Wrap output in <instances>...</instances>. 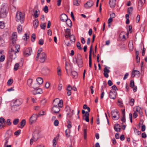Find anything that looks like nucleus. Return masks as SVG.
Wrapping results in <instances>:
<instances>
[{
    "instance_id": "1",
    "label": "nucleus",
    "mask_w": 147,
    "mask_h": 147,
    "mask_svg": "<svg viewBox=\"0 0 147 147\" xmlns=\"http://www.w3.org/2000/svg\"><path fill=\"white\" fill-rule=\"evenodd\" d=\"M9 11V7L7 3H3L1 6L0 15L1 18H4L7 16Z\"/></svg>"
},
{
    "instance_id": "2",
    "label": "nucleus",
    "mask_w": 147,
    "mask_h": 147,
    "mask_svg": "<svg viewBox=\"0 0 147 147\" xmlns=\"http://www.w3.org/2000/svg\"><path fill=\"white\" fill-rule=\"evenodd\" d=\"M16 21L17 22L20 21L21 23H23L24 20V15L22 12L17 13L16 17Z\"/></svg>"
},
{
    "instance_id": "3",
    "label": "nucleus",
    "mask_w": 147,
    "mask_h": 147,
    "mask_svg": "<svg viewBox=\"0 0 147 147\" xmlns=\"http://www.w3.org/2000/svg\"><path fill=\"white\" fill-rule=\"evenodd\" d=\"M63 101L62 100H59L58 98H56L53 101V106H58L60 108L63 106Z\"/></svg>"
},
{
    "instance_id": "4",
    "label": "nucleus",
    "mask_w": 147,
    "mask_h": 147,
    "mask_svg": "<svg viewBox=\"0 0 147 147\" xmlns=\"http://www.w3.org/2000/svg\"><path fill=\"white\" fill-rule=\"evenodd\" d=\"M32 52V50L31 48H27L23 52L24 56L25 57H28L31 55Z\"/></svg>"
},
{
    "instance_id": "5",
    "label": "nucleus",
    "mask_w": 147,
    "mask_h": 147,
    "mask_svg": "<svg viewBox=\"0 0 147 147\" xmlns=\"http://www.w3.org/2000/svg\"><path fill=\"white\" fill-rule=\"evenodd\" d=\"M34 89V90L32 91V93L34 95H36L38 94H41L42 93V90L41 88H37L33 87Z\"/></svg>"
},
{
    "instance_id": "6",
    "label": "nucleus",
    "mask_w": 147,
    "mask_h": 147,
    "mask_svg": "<svg viewBox=\"0 0 147 147\" xmlns=\"http://www.w3.org/2000/svg\"><path fill=\"white\" fill-rule=\"evenodd\" d=\"M92 44L91 45L90 48V50L89 51V66L90 68L91 69L92 68Z\"/></svg>"
},
{
    "instance_id": "7",
    "label": "nucleus",
    "mask_w": 147,
    "mask_h": 147,
    "mask_svg": "<svg viewBox=\"0 0 147 147\" xmlns=\"http://www.w3.org/2000/svg\"><path fill=\"white\" fill-rule=\"evenodd\" d=\"M40 56V62L41 63L44 62L47 58V55L45 53L42 52L41 53Z\"/></svg>"
},
{
    "instance_id": "8",
    "label": "nucleus",
    "mask_w": 147,
    "mask_h": 147,
    "mask_svg": "<svg viewBox=\"0 0 147 147\" xmlns=\"http://www.w3.org/2000/svg\"><path fill=\"white\" fill-rule=\"evenodd\" d=\"M37 115L36 114H33L30 117L29 121L30 123L31 124L33 122H35L37 119Z\"/></svg>"
},
{
    "instance_id": "9",
    "label": "nucleus",
    "mask_w": 147,
    "mask_h": 147,
    "mask_svg": "<svg viewBox=\"0 0 147 147\" xmlns=\"http://www.w3.org/2000/svg\"><path fill=\"white\" fill-rule=\"evenodd\" d=\"M117 91H112L111 90L109 92V96L111 98L113 99H115L116 97Z\"/></svg>"
},
{
    "instance_id": "10",
    "label": "nucleus",
    "mask_w": 147,
    "mask_h": 147,
    "mask_svg": "<svg viewBox=\"0 0 147 147\" xmlns=\"http://www.w3.org/2000/svg\"><path fill=\"white\" fill-rule=\"evenodd\" d=\"M22 100L16 99L14 101H13L11 103L12 104H13L17 106H20L22 104Z\"/></svg>"
},
{
    "instance_id": "11",
    "label": "nucleus",
    "mask_w": 147,
    "mask_h": 147,
    "mask_svg": "<svg viewBox=\"0 0 147 147\" xmlns=\"http://www.w3.org/2000/svg\"><path fill=\"white\" fill-rule=\"evenodd\" d=\"M60 18L61 21L65 22L68 18V17L66 14L63 13L61 15Z\"/></svg>"
},
{
    "instance_id": "12",
    "label": "nucleus",
    "mask_w": 147,
    "mask_h": 147,
    "mask_svg": "<svg viewBox=\"0 0 147 147\" xmlns=\"http://www.w3.org/2000/svg\"><path fill=\"white\" fill-rule=\"evenodd\" d=\"M93 2L92 1H88L84 4L85 7L88 9L92 7L93 5Z\"/></svg>"
},
{
    "instance_id": "13",
    "label": "nucleus",
    "mask_w": 147,
    "mask_h": 147,
    "mask_svg": "<svg viewBox=\"0 0 147 147\" xmlns=\"http://www.w3.org/2000/svg\"><path fill=\"white\" fill-rule=\"evenodd\" d=\"M58 106H53L52 108V110L54 113H58L60 111V109Z\"/></svg>"
},
{
    "instance_id": "14",
    "label": "nucleus",
    "mask_w": 147,
    "mask_h": 147,
    "mask_svg": "<svg viewBox=\"0 0 147 147\" xmlns=\"http://www.w3.org/2000/svg\"><path fill=\"white\" fill-rule=\"evenodd\" d=\"M65 37L66 38L69 37L70 38V40L71 42L73 41L71 40V37H72L73 39L74 40L73 42H74L75 41L76 38L75 36L73 34L71 35L70 33H68L67 34H65Z\"/></svg>"
},
{
    "instance_id": "15",
    "label": "nucleus",
    "mask_w": 147,
    "mask_h": 147,
    "mask_svg": "<svg viewBox=\"0 0 147 147\" xmlns=\"http://www.w3.org/2000/svg\"><path fill=\"white\" fill-rule=\"evenodd\" d=\"M11 105V110L13 112H15L16 111H17L20 109V107L18 106L15 105L14 104H12Z\"/></svg>"
},
{
    "instance_id": "16",
    "label": "nucleus",
    "mask_w": 147,
    "mask_h": 147,
    "mask_svg": "<svg viewBox=\"0 0 147 147\" xmlns=\"http://www.w3.org/2000/svg\"><path fill=\"white\" fill-rule=\"evenodd\" d=\"M116 0H109V4L111 8L115 7L116 5Z\"/></svg>"
},
{
    "instance_id": "17",
    "label": "nucleus",
    "mask_w": 147,
    "mask_h": 147,
    "mask_svg": "<svg viewBox=\"0 0 147 147\" xmlns=\"http://www.w3.org/2000/svg\"><path fill=\"white\" fill-rule=\"evenodd\" d=\"M38 20L37 19H36L33 21V24L34 28H36L38 26Z\"/></svg>"
},
{
    "instance_id": "18",
    "label": "nucleus",
    "mask_w": 147,
    "mask_h": 147,
    "mask_svg": "<svg viewBox=\"0 0 147 147\" xmlns=\"http://www.w3.org/2000/svg\"><path fill=\"white\" fill-rule=\"evenodd\" d=\"M72 77L74 78H76L78 77L77 72L75 71H71Z\"/></svg>"
},
{
    "instance_id": "19",
    "label": "nucleus",
    "mask_w": 147,
    "mask_h": 147,
    "mask_svg": "<svg viewBox=\"0 0 147 147\" xmlns=\"http://www.w3.org/2000/svg\"><path fill=\"white\" fill-rule=\"evenodd\" d=\"M12 133L11 131H10L6 133L5 136V139L9 140L11 136Z\"/></svg>"
},
{
    "instance_id": "20",
    "label": "nucleus",
    "mask_w": 147,
    "mask_h": 147,
    "mask_svg": "<svg viewBox=\"0 0 147 147\" xmlns=\"http://www.w3.org/2000/svg\"><path fill=\"white\" fill-rule=\"evenodd\" d=\"M36 80L37 82V84L39 85L41 84L43 82V79L41 77L37 78Z\"/></svg>"
},
{
    "instance_id": "21",
    "label": "nucleus",
    "mask_w": 147,
    "mask_h": 147,
    "mask_svg": "<svg viewBox=\"0 0 147 147\" xmlns=\"http://www.w3.org/2000/svg\"><path fill=\"white\" fill-rule=\"evenodd\" d=\"M9 58L12 59H15L16 57V54L14 55L13 53H9Z\"/></svg>"
},
{
    "instance_id": "22",
    "label": "nucleus",
    "mask_w": 147,
    "mask_h": 147,
    "mask_svg": "<svg viewBox=\"0 0 147 147\" xmlns=\"http://www.w3.org/2000/svg\"><path fill=\"white\" fill-rule=\"evenodd\" d=\"M67 25L71 27L72 26V22L71 20L70 19L67 18L65 21Z\"/></svg>"
},
{
    "instance_id": "23",
    "label": "nucleus",
    "mask_w": 147,
    "mask_h": 147,
    "mask_svg": "<svg viewBox=\"0 0 147 147\" xmlns=\"http://www.w3.org/2000/svg\"><path fill=\"white\" fill-rule=\"evenodd\" d=\"M81 3V0H74V5L76 6H79Z\"/></svg>"
},
{
    "instance_id": "24",
    "label": "nucleus",
    "mask_w": 147,
    "mask_h": 147,
    "mask_svg": "<svg viewBox=\"0 0 147 147\" xmlns=\"http://www.w3.org/2000/svg\"><path fill=\"white\" fill-rule=\"evenodd\" d=\"M26 121L25 119H24L22 120L20 122V125L21 126V127H19L21 128H22L24 127L26 124Z\"/></svg>"
},
{
    "instance_id": "25",
    "label": "nucleus",
    "mask_w": 147,
    "mask_h": 147,
    "mask_svg": "<svg viewBox=\"0 0 147 147\" xmlns=\"http://www.w3.org/2000/svg\"><path fill=\"white\" fill-rule=\"evenodd\" d=\"M138 9L140 10L142 7V0H139L138 1Z\"/></svg>"
},
{
    "instance_id": "26",
    "label": "nucleus",
    "mask_w": 147,
    "mask_h": 147,
    "mask_svg": "<svg viewBox=\"0 0 147 147\" xmlns=\"http://www.w3.org/2000/svg\"><path fill=\"white\" fill-rule=\"evenodd\" d=\"M46 23H42L40 25V28L42 29L45 30L46 26Z\"/></svg>"
},
{
    "instance_id": "27",
    "label": "nucleus",
    "mask_w": 147,
    "mask_h": 147,
    "mask_svg": "<svg viewBox=\"0 0 147 147\" xmlns=\"http://www.w3.org/2000/svg\"><path fill=\"white\" fill-rule=\"evenodd\" d=\"M65 132L66 136L67 138L69 137L70 136L69 133H70V130L69 129H67L65 131Z\"/></svg>"
},
{
    "instance_id": "28",
    "label": "nucleus",
    "mask_w": 147,
    "mask_h": 147,
    "mask_svg": "<svg viewBox=\"0 0 147 147\" xmlns=\"http://www.w3.org/2000/svg\"><path fill=\"white\" fill-rule=\"evenodd\" d=\"M6 123H7V125L8 126L10 125L11 124L10 119H7L6 121H5V124Z\"/></svg>"
},
{
    "instance_id": "29",
    "label": "nucleus",
    "mask_w": 147,
    "mask_h": 147,
    "mask_svg": "<svg viewBox=\"0 0 147 147\" xmlns=\"http://www.w3.org/2000/svg\"><path fill=\"white\" fill-rule=\"evenodd\" d=\"M19 66V64L18 63H17L15 64L14 67V70L15 71H17L18 69Z\"/></svg>"
},
{
    "instance_id": "30",
    "label": "nucleus",
    "mask_w": 147,
    "mask_h": 147,
    "mask_svg": "<svg viewBox=\"0 0 147 147\" xmlns=\"http://www.w3.org/2000/svg\"><path fill=\"white\" fill-rule=\"evenodd\" d=\"M76 46L80 50H82V48L81 47V44L79 42H77Z\"/></svg>"
},
{
    "instance_id": "31",
    "label": "nucleus",
    "mask_w": 147,
    "mask_h": 147,
    "mask_svg": "<svg viewBox=\"0 0 147 147\" xmlns=\"http://www.w3.org/2000/svg\"><path fill=\"white\" fill-rule=\"evenodd\" d=\"M77 63L79 67H82V65L83 64L82 60L78 61Z\"/></svg>"
},
{
    "instance_id": "32",
    "label": "nucleus",
    "mask_w": 147,
    "mask_h": 147,
    "mask_svg": "<svg viewBox=\"0 0 147 147\" xmlns=\"http://www.w3.org/2000/svg\"><path fill=\"white\" fill-rule=\"evenodd\" d=\"M129 86L131 88H133L134 86H135L133 80H131L130 81Z\"/></svg>"
},
{
    "instance_id": "33",
    "label": "nucleus",
    "mask_w": 147,
    "mask_h": 147,
    "mask_svg": "<svg viewBox=\"0 0 147 147\" xmlns=\"http://www.w3.org/2000/svg\"><path fill=\"white\" fill-rule=\"evenodd\" d=\"M19 119H15L13 121V124L14 125H17L19 122Z\"/></svg>"
},
{
    "instance_id": "34",
    "label": "nucleus",
    "mask_w": 147,
    "mask_h": 147,
    "mask_svg": "<svg viewBox=\"0 0 147 147\" xmlns=\"http://www.w3.org/2000/svg\"><path fill=\"white\" fill-rule=\"evenodd\" d=\"M43 11L46 13H47L48 11V6L46 5L43 9Z\"/></svg>"
},
{
    "instance_id": "35",
    "label": "nucleus",
    "mask_w": 147,
    "mask_h": 147,
    "mask_svg": "<svg viewBox=\"0 0 147 147\" xmlns=\"http://www.w3.org/2000/svg\"><path fill=\"white\" fill-rule=\"evenodd\" d=\"M31 38H33V39H31V41L33 42H34L36 38L35 34H32Z\"/></svg>"
},
{
    "instance_id": "36",
    "label": "nucleus",
    "mask_w": 147,
    "mask_h": 147,
    "mask_svg": "<svg viewBox=\"0 0 147 147\" xmlns=\"http://www.w3.org/2000/svg\"><path fill=\"white\" fill-rule=\"evenodd\" d=\"M18 32L19 33H21L22 31V26L21 25L19 26L17 28Z\"/></svg>"
},
{
    "instance_id": "37",
    "label": "nucleus",
    "mask_w": 147,
    "mask_h": 147,
    "mask_svg": "<svg viewBox=\"0 0 147 147\" xmlns=\"http://www.w3.org/2000/svg\"><path fill=\"white\" fill-rule=\"evenodd\" d=\"M32 82V79H29L27 81V84L29 86H31V83Z\"/></svg>"
},
{
    "instance_id": "38",
    "label": "nucleus",
    "mask_w": 147,
    "mask_h": 147,
    "mask_svg": "<svg viewBox=\"0 0 147 147\" xmlns=\"http://www.w3.org/2000/svg\"><path fill=\"white\" fill-rule=\"evenodd\" d=\"M12 59H11L10 58H9L7 59V65H10L11 64V63L12 60Z\"/></svg>"
},
{
    "instance_id": "39",
    "label": "nucleus",
    "mask_w": 147,
    "mask_h": 147,
    "mask_svg": "<svg viewBox=\"0 0 147 147\" xmlns=\"http://www.w3.org/2000/svg\"><path fill=\"white\" fill-rule=\"evenodd\" d=\"M133 9L132 7H130L128 8L127 10L128 14H129L131 13V12H132V11Z\"/></svg>"
},
{
    "instance_id": "40",
    "label": "nucleus",
    "mask_w": 147,
    "mask_h": 147,
    "mask_svg": "<svg viewBox=\"0 0 147 147\" xmlns=\"http://www.w3.org/2000/svg\"><path fill=\"white\" fill-rule=\"evenodd\" d=\"M13 82V80L11 79H9L7 82V84L8 86L11 85Z\"/></svg>"
},
{
    "instance_id": "41",
    "label": "nucleus",
    "mask_w": 147,
    "mask_h": 147,
    "mask_svg": "<svg viewBox=\"0 0 147 147\" xmlns=\"http://www.w3.org/2000/svg\"><path fill=\"white\" fill-rule=\"evenodd\" d=\"M19 51L18 49H17V51L16 52L13 49H11V51H9V53H13L14 55H16V53Z\"/></svg>"
},
{
    "instance_id": "42",
    "label": "nucleus",
    "mask_w": 147,
    "mask_h": 147,
    "mask_svg": "<svg viewBox=\"0 0 147 147\" xmlns=\"http://www.w3.org/2000/svg\"><path fill=\"white\" fill-rule=\"evenodd\" d=\"M77 58L78 61L81 60H82V56L81 55V54H80L79 53H78L77 54Z\"/></svg>"
},
{
    "instance_id": "43",
    "label": "nucleus",
    "mask_w": 147,
    "mask_h": 147,
    "mask_svg": "<svg viewBox=\"0 0 147 147\" xmlns=\"http://www.w3.org/2000/svg\"><path fill=\"white\" fill-rule=\"evenodd\" d=\"M133 71L135 72L134 74H135V75H137L138 76H140V72L139 71L137 70H133Z\"/></svg>"
},
{
    "instance_id": "44",
    "label": "nucleus",
    "mask_w": 147,
    "mask_h": 147,
    "mask_svg": "<svg viewBox=\"0 0 147 147\" xmlns=\"http://www.w3.org/2000/svg\"><path fill=\"white\" fill-rule=\"evenodd\" d=\"M5 57L4 55H1L0 57V61L3 62L4 61Z\"/></svg>"
},
{
    "instance_id": "45",
    "label": "nucleus",
    "mask_w": 147,
    "mask_h": 147,
    "mask_svg": "<svg viewBox=\"0 0 147 147\" xmlns=\"http://www.w3.org/2000/svg\"><path fill=\"white\" fill-rule=\"evenodd\" d=\"M103 71L104 72L109 73L110 72V71L107 68V67L106 66L105 68H104Z\"/></svg>"
},
{
    "instance_id": "46",
    "label": "nucleus",
    "mask_w": 147,
    "mask_h": 147,
    "mask_svg": "<svg viewBox=\"0 0 147 147\" xmlns=\"http://www.w3.org/2000/svg\"><path fill=\"white\" fill-rule=\"evenodd\" d=\"M16 33H13L12 34V39H15L17 38Z\"/></svg>"
},
{
    "instance_id": "47",
    "label": "nucleus",
    "mask_w": 147,
    "mask_h": 147,
    "mask_svg": "<svg viewBox=\"0 0 147 147\" xmlns=\"http://www.w3.org/2000/svg\"><path fill=\"white\" fill-rule=\"evenodd\" d=\"M5 27V24L3 22H0V28L1 29H3Z\"/></svg>"
},
{
    "instance_id": "48",
    "label": "nucleus",
    "mask_w": 147,
    "mask_h": 147,
    "mask_svg": "<svg viewBox=\"0 0 147 147\" xmlns=\"http://www.w3.org/2000/svg\"><path fill=\"white\" fill-rule=\"evenodd\" d=\"M121 121L122 122V124L125 123V116H123V117L121 119Z\"/></svg>"
},
{
    "instance_id": "49",
    "label": "nucleus",
    "mask_w": 147,
    "mask_h": 147,
    "mask_svg": "<svg viewBox=\"0 0 147 147\" xmlns=\"http://www.w3.org/2000/svg\"><path fill=\"white\" fill-rule=\"evenodd\" d=\"M134 102V100L133 98H131L130 101V104L131 106H132Z\"/></svg>"
},
{
    "instance_id": "50",
    "label": "nucleus",
    "mask_w": 147,
    "mask_h": 147,
    "mask_svg": "<svg viewBox=\"0 0 147 147\" xmlns=\"http://www.w3.org/2000/svg\"><path fill=\"white\" fill-rule=\"evenodd\" d=\"M8 140L7 139H5L3 141V142H4V146L6 147V145L8 144Z\"/></svg>"
},
{
    "instance_id": "51",
    "label": "nucleus",
    "mask_w": 147,
    "mask_h": 147,
    "mask_svg": "<svg viewBox=\"0 0 147 147\" xmlns=\"http://www.w3.org/2000/svg\"><path fill=\"white\" fill-rule=\"evenodd\" d=\"M38 12V11L37 10H36L35 11V12L34 14V16L35 18H38V17L39 15V13L38 14H37Z\"/></svg>"
},
{
    "instance_id": "52",
    "label": "nucleus",
    "mask_w": 147,
    "mask_h": 147,
    "mask_svg": "<svg viewBox=\"0 0 147 147\" xmlns=\"http://www.w3.org/2000/svg\"><path fill=\"white\" fill-rule=\"evenodd\" d=\"M21 130H18L14 132V135L16 136L19 135L21 133Z\"/></svg>"
},
{
    "instance_id": "53",
    "label": "nucleus",
    "mask_w": 147,
    "mask_h": 147,
    "mask_svg": "<svg viewBox=\"0 0 147 147\" xmlns=\"http://www.w3.org/2000/svg\"><path fill=\"white\" fill-rule=\"evenodd\" d=\"M4 43V41L3 39L0 36V46L2 45Z\"/></svg>"
},
{
    "instance_id": "54",
    "label": "nucleus",
    "mask_w": 147,
    "mask_h": 147,
    "mask_svg": "<svg viewBox=\"0 0 147 147\" xmlns=\"http://www.w3.org/2000/svg\"><path fill=\"white\" fill-rule=\"evenodd\" d=\"M0 123L1 124H3V123H5V119L2 117L0 118Z\"/></svg>"
},
{
    "instance_id": "55",
    "label": "nucleus",
    "mask_w": 147,
    "mask_h": 147,
    "mask_svg": "<svg viewBox=\"0 0 147 147\" xmlns=\"http://www.w3.org/2000/svg\"><path fill=\"white\" fill-rule=\"evenodd\" d=\"M59 122L56 119L55 120L54 122V124L55 126H57L58 125Z\"/></svg>"
},
{
    "instance_id": "56",
    "label": "nucleus",
    "mask_w": 147,
    "mask_h": 147,
    "mask_svg": "<svg viewBox=\"0 0 147 147\" xmlns=\"http://www.w3.org/2000/svg\"><path fill=\"white\" fill-rule=\"evenodd\" d=\"M34 134V133L32 134L33 138H31L30 140V144H32L33 143V142L34 141L33 139H35Z\"/></svg>"
},
{
    "instance_id": "57",
    "label": "nucleus",
    "mask_w": 147,
    "mask_h": 147,
    "mask_svg": "<svg viewBox=\"0 0 147 147\" xmlns=\"http://www.w3.org/2000/svg\"><path fill=\"white\" fill-rule=\"evenodd\" d=\"M112 89L113 90H114V91H116L117 90H118V89L117 88L116 86L115 85H113L111 87Z\"/></svg>"
},
{
    "instance_id": "58",
    "label": "nucleus",
    "mask_w": 147,
    "mask_h": 147,
    "mask_svg": "<svg viewBox=\"0 0 147 147\" xmlns=\"http://www.w3.org/2000/svg\"><path fill=\"white\" fill-rule=\"evenodd\" d=\"M44 41L42 39H40L38 42V44L40 45H42L43 44Z\"/></svg>"
},
{
    "instance_id": "59",
    "label": "nucleus",
    "mask_w": 147,
    "mask_h": 147,
    "mask_svg": "<svg viewBox=\"0 0 147 147\" xmlns=\"http://www.w3.org/2000/svg\"><path fill=\"white\" fill-rule=\"evenodd\" d=\"M24 37H25V38H24V39L25 40H27V39L29 38V36L27 35V34L26 33L25 34V36H24Z\"/></svg>"
},
{
    "instance_id": "60",
    "label": "nucleus",
    "mask_w": 147,
    "mask_h": 147,
    "mask_svg": "<svg viewBox=\"0 0 147 147\" xmlns=\"http://www.w3.org/2000/svg\"><path fill=\"white\" fill-rule=\"evenodd\" d=\"M72 89V87L70 85H69L66 89V90L67 91H71V90Z\"/></svg>"
},
{
    "instance_id": "61",
    "label": "nucleus",
    "mask_w": 147,
    "mask_h": 147,
    "mask_svg": "<svg viewBox=\"0 0 147 147\" xmlns=\"http://www.w3.org/2000/svg\"><path fill=\"white\" fill-rule=\"evenodd\" d=\"M110 18L113 19L115 17V15L114 13H113L110 14Z\"/></svg>"
},
{
    "instance_id": "62",
    "label": "nucleus",
    "mask_w": 147,
    "mask_h": 147,
    "mask_svg": "<svg viewBox=\"0 0 147 147\" xmlns=\"http://www.w3.org/2000/svg\"><path fill=\"white\" fill-rule=\"evenodd\" d=\"M146 129V126L145 125H143L142 127L141 130L142 131H144Z\"/></svg>"
},
{
    "instance_id": "63",
    "label": "nucleus",
    "mask_w": 147,
    "mask_h": 147,
    "mask_svg": "<svg viewBox=\"0 0 147 147\" xmlns=\"http://www.w3.org/2000/svg\"><path fill=\"white\" fill-rule=\"evenodd\" d=\"M50 86V84L48 82H47L45 84V86L46 88H49V87Z\"/></svg>"
},
{
    "instance_id": "64",
    "label": "nucleus",
    "mask_w": 147,
    "mask_h": 147,
    "mask_svg": "<svg viewBox=\"0 0 147 147\" xmlns=\"http://www.w3.org/2000/svg\"><path fill=\"white\" fill-rule=\"evenodd\" d=\"M108 84L109 86H111L113 85V84L111 81V80H109L108 81Z\"/></svg>"
}]
</instances>
